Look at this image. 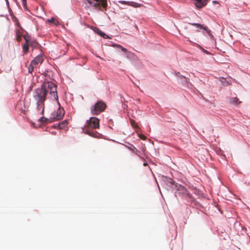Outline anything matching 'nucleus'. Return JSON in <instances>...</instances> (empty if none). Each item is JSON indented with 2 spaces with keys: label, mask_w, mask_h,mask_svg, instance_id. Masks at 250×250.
Returning <instances> with one entry per match:
<instances>
[{
  "label": "nucleus",
  "mask_w": 250,
  "mask_h": 250,
  "mask_svg": "<svg viewBox=\"0 0 250 250\" xmlns=\"http://www.w3.org/2000/svg\"><path fill=\"white\" fill-rule=\"evenodd\" d=\"M30 45L25 43L23 45L22 48H23V51L25 54L27 53L29 51V46Z\"/></svg>",
  "instance_id": "nucleus-15"
},
{
  "label": "nucleus",
  "mask_w": 250,
  "mask_h": 250,
  "mask_svg": "<svg viewBox=\"0 0 250 250\" xmlns=\"http://www.w3.org/2000/svg\"><path fill=\"white\" fill-rule=\"evenodd\" d=\"M64 114V111L62 108H59L57 111H54L51 114L50 117L51 122L60 120L62 119Z\"/></svg>",
  "instance_id": "nucleus-5"
},
{
  "label": "nucleus",
  "mask_w": 250,
  "mask_h": 250,
  "mask_svg": "<svg viewBox=\"0 0 250 250\" xmlns=\"http://www.w3.org/2000/svg\"><path fill=\"white\" fill-rule=\"evenodd\" d=\"M48 120V119L44 118V117H42L40 119V121L41 122H46Z\"/></svg>",
  "instance_id": "nucleus-21"
},
{
  "label": "nucleus",
  "mask_w": 250,
  "mask_h": 250,
  "mask_svg": "<svg viewBox=\"0 0 250 250\" xmlns=\"http://www.w3.org/2000/svg\"><path fill=\"white\" fill-rule=\"evenodd\" d=\"M205 52H206L207 54H209V53L208 52V51H205Z\"/></svg>",
  "instance_id": "nucleus-30"
},
{
  "label": "nucleus",
  "mask_w": 250,
  "mask_h": 250,
  "mask_svg": "<svg viewBox=\"0 0 250 250\" xmlns=\"http://www.w3.org/2000/svg\"><path fill=\"white\" fill-rule=\"evenodd\" d=\"M24 6H26V0H21Z\"/></svg>",
  "instance_id": "nucleus-26"
},
{
  "label": "nucleus",
  "mask_w": 250,
  "mask_h": 250,
  "mask_svg": "<svg viewBox=\"0 0 250 250\" xmlns=\"http://www.w3.org/2000/svg\"><path fill=\"white\" fill-rule=\"evenodd\" d=\"M68 125V122L67 120H64L62 121V122L60 123L58 125V126L60 129H65V127H67Z\"/></svg>",
  "instance_id": "nucleus-10"
},
{
  "label": "nucleus",
  "mask_w": 250,
  "mask_h": 250,
  "mask_svg": "<svg viewBox=\"0 0 250 250\" xmlns=\"http://www.w3.org/2000/svg\"><path fill=\"white\" fill-rule=\"evenodd\" d=\"M119 3H122V4H126V5H129V4H128V3L130 2V1H119Z\"/></svg>",
  "instance_id": "nucleus-24"
},
{
  "label": "nucleus",
  "mask_w": 250,
  "mask_h": 250,
  "mask_svg": "<svg viewBox=\"0 0 250 250\" xmlns=\"http://www.w3.org/2000/svg\"><path fill=\"white\" fill-rule=\"evenodd\" d=\"M130 150H131L133 153L138 154V152L139 151L138 149L133 146H131V147H128Z\"/></svg>",
  "instance_id": "nucleus-16"
},
{
  "label": "nucleus",
  "mask_w": 250,
  "mask_h": 250,
  "mask_svg": "<svg viewBox=\"0 0 250 250\" xmlns=\"http://www.w3.org/2000/svg\"><path fill=\"white\" fill-rule=\"evenodd\" d=\"M190 24L196 26L198 29H203L205 31H206L208 33H209L210 31V30H208V27L207 26H204L203 25H202L199 23H189Z\"/></svg>",
  "instance_id": "nucleus-8"
},
{
  "label": "nucleus",
  "mask_w": 250,
  "mask_h": 250,
  "mask_svg": "<svg viewBox=\"0 0 250 250\" xmlns=\"http://www.w3.org/2000/svg\"><path fill=\"white\" fill-rule=\"evenodd\" d=\"M100 35L103 36L104 38H107L108 37L105 33L102 32L100 33Z\"/></svg>",
  "instance_id": "nucleus-25"
},
{
  "label": "nucleus",
  "mask_w": 250,
  "mask_h": 250,
  "mask_svg": "<svg viewBox=\"0 0 250 250\" xmlns=\"http://www.w3.org/2000/svg\"><path fill=\"white\" fill-rule=\"evenodd\" d=\"M5 1H6V2L7 4L8 5L9 4L8 0H5Z\"/></svg>",
  "instance_id": "nucleus-28"
},
{
  "label": "nucleus",
  "mask_w": 250,
  "mask_h": 250,
  "mask_svg": "<svg viewBox=\"0 0 250 250\" xmlns=\"http://www.w3.org/2000/svg\"><path fill=\"white\" fill-rule=\"evenodd\" d=\"M36 67L32 65L31 63H30L29 67H28V72L29 73H32V72L34 71V68H35Z\"/></svg>",
  "instance_id": "nucleus-19"
},
{
  "label": "nucleus",
  "mask_w": 250,
  "mask_h": 250,
  "mask_svg": "<svg viewBox=\"0 0 250 250\" xmlns=\"http://www.w3.org/2000/svg\"><path fill=\"white\" fill-rule=\"evenodd\" d=\"M139 137L140 138V139L143 140H145L146 139V137L143 134H139Z\"/></svg>",
  "instance_id": "nucleus-23"
},
{
  "label": "nucleus",
  "mask_w": 250,
  "mask_h": 250,
  "mask_svg": "<svg viewBox=\"0 0 250 250\" xmlns=\"http://www.w3.org/2000/svg\"><path fill=\"white\" fill-rule=\"evenodd\" d=\"M100 120L96 117H91L87 120L84 126L85 131L86 133L91 136H94V133L91 132L90 129H96L99 127Z\"/></svg>",
  "instance_id": "nucleus-2"
},
{
  "label": "nucleus",
  "mask_w": 250,
  "mask_h": 250,
  "mask_svg": "<svg viewBox=\"0 0 250 250\" xmlns=\"http://www.w3.org/2000/svg\"><path fill=\"white\" fill-rule=\"evenodd\" d=\"M46 90V95H47L48 94L50 95V88H47Z\"/></svg>",
  "instance_id": "nucleus-27"
},
{
  "label": "nucleus",
  "mask_w": 250,
  "mask_h": 250,
  "mask_svg": "<svg viewBox=\"0 0 250 250\" xmlns=\"http://www.w3.org/2000/svg\"><path fill=\"white\" fill-rule=\"evenodd\" d=\"M50 88V97L52 99L58 100L57 85L52 82H44L40 88L36 89L34 92L33 97L37 104L38 110L42 109L41 114L44 112V102L46 99L47 89Z\"/></svg>",
  "instance_id": "nucleus-1"
},
{
  "label": "nucleus",
  "mask_w": 250,
  "mask_h": 250,
  "mask_svg": "<svg viewBox=\"0 0 250 250\" xmlns=\"http://www.w3.org/2000/svg\"><path fill=\"white\" fill-rule=\"evenodd\" d=\"M23 38L25 41V43L29 44L30 45L32 44V41L31 38L28 35H23Z\"/></svg>",
  "instance_id": "nucleus-11"
},
{
  "label": "nucleus",
  "mask_w": 250,
  "mask_h": 250,
  "mask_svg": "<svg viewBox=\"0 0 250 250\" xmlns=\"http://www.w3.org/2000/svg\"><path fill=\"white\" fill-rule=\"evenodd\" d=\"M116 46L118 48H120L122 51L125 52H127V49L123 47V46H122L121 45L118 44V45H116Z\"/></svg>",
  "instance_id": "nucleus-20"
},
{
  "label": "nucleus",
  "mask_w": 250,
  "mask_h": 250,
  "mask_svg": "<svg viewBox=\"0 0 250 250\" xmlns=\"http://www.w3.org/2000/svg\"><path fill=\"white\" fill-rule=\"evenodd\" d=\"M43 75L45 78L44 82H49L48 80L51 79V77L52 76V73L51 71H45Z\"/></svg>",
  "instance_id": "nucleus-9"
},
{
  "label": "nucleus",
  "mask_w": 250,
  "mask_h": 250,
  "mask_svg": "<svg viewBox=\"0 0 250 250\" xmlns=\"http://www.w3.org/2000/svg\"><path fill=\"white\" fill-rule=\"evenodd\" d=\"M195 5L197 8H201L207 4L208 0H195Z\"/></svg>",
  "instance_id": "nucleus-7"
},
{
  "label": "nucleus",
  "mask_w": 250,
  "mask_h": 250,
  "mask_svg": "<svg viewBox=\"0 0 250 250\" xmlns=\"http://www.w3.org/2000/svg\"><path fill=\"white\" fill-rule=\"evenodd\" d=\"M21 39V35L20 31H17L16 32V39L17 41L20 42Z\"/></svg>",
  "instance_id": "nucleus-18"
},
{
  "label": "nucleus",
  "mask_w": 250,
  "mask_h": 250,
  "mask_svg": "<svg viewBox=\"0 0 250 250\" xmlns=\"http://www.w3.org/2000/svg\"><path fill=\"white\" fill-rule=\"evenodd\" d=\"M106 107V105L104 102L98 101L91 107V112L92 115H97L104 111Z\"/></svg>",
  "instance_id": "nucleus-3"
},
{
  "label": "nucleus",
  "mask_w": 250,
  "mask_h": 250,
  "mask_svg": "<svg viewBox=\"0 0 250 250\" xmlns=\"http://www.w3.org/2000/svg\"><path fill=\"white\" fill-rule=\"evenodd\" d=\"M128 3L129 4V6H132V7H135V8L143 6V4L138 3H137L135 2H133V1H130V2Z\"/></svg>",
  "instance_id": "nucleus-12"
},
{
  "label": "nucleus",
  "mask_w": 250,
  "mask_h": 250,
  "mask_svg": "<svg viewBox=\"0 0 250 250\" xmlns=\"http://www.w3.org/2000/svg\"><path fill=\"white\" fill-rule=\"evenodd\" d=\"M213 3H218V2L216 1H213Z\"/></svg>",
  "instance_id": "nucleus-29"
},
{
  "label": "nucleus",
  "mask_w": 250,
  "mask_h": 250,
  "mask_svg": "<svg viewBox=\"0 0 250 250\" xmlns=\"http://www.w3.org/2000/svg\"><path fill=\"white\" fill-rule=\"evenodd\" d=\"M43 61V58L42 56H38L31 61V63L32 65L36 67L39 64H41L42 62Z\"/></svg>",
  "instance_id": "nucleus-6"
},
{
  "label": "nucleus",
  "mask_w": 250,
  "mask_h": 250,
  "mask_svg": "<svg viewBox=\"0 0 250 250\" xmlns=\"http://www.w3.org/2000/svg\"><path fill=\"white\" fill-rule=\"evenodd\" d=\"M47 21L49 23H53L55 25H57L58 21L53 18H52L50 19H48Z\"/></svg>",
  "instance_id": "nucleus-17"
},
{
  "label": "nucleus",
  "mask_w": 250,
  "mask_h": 250,
  "mask_svg": "<svg viewBox=\"0 0 250 250\" xmlns=\"http://www.w3.org/2000/svg\"><path fill=\"white\" fill-rule=\"evenodd\" d=\"M130 122H131V124L132 125V126L133 127H137V125H136L135 124V121L132 120H130Z\"/></svg>",
  "instance_id": "nucleus-22"
},
{
  "label": "nucleus",
  "mask_w": 250,
  "mask_h": 250,
  "mask_svg": "<svg viewBox=\"0 0 250 250\" xmlns=\"http://www.w3.org/2000/svg\"><path fill=\"white\" fill-rule=\"evenodd\" d=\"M95 2L92 1L90 0H86L87 2L91 5L92 7H95L96 9L102 10L101 8H103L104 10H106L107 3L106 0H94Z\"/></svg>",
  "instance_id": "nucleus-4"
},
{
  "label": "nucleus",
  "mask_w": 250,
  "mask_h": 250,
  "mask_svg": "<svg viewBox=\"0 0 250 250\" xmlns=\"http://www.w3.org/2000/svg\"><path fill=\"white\" fill-rule=\"evenodd\" d=\"M178 77L179 80L181 81V82L183 83H188V79L186 78L185 77L182 76V75H178Z\"/></svg>",
  "instance_id": "nucleus-13"
},
{
  "label": "nucleus",
  "mask_w": 250,
  "mask_h": 250,
  "mask_svg": "<svg viewBox=\"0 0 250 250\" xmlns=\"http://www.w3.org/2000/svg\"><path fill=\"white\" fill-rule=\"evenodd\" d=\"M230 102L234 105H238L241 103L237 97L232 98L230 99Z\"/></svg>",
  "instance_id": "nucleus-14"
},
{
  "label": "nucleus",
  "mask_w": 250,
  "mask_h": 250,
  "mask_svg": "<svg viewBox=\"0 0 250 250\" xmlns=\"http://www.w3.org/2000/svg\"><path fill=\"white\" fill-rule=\"evenodd\" d=\"M173 183H174V182H172V181L171 182V183L173 184Z\"/></svg>",
  "instance_id": "nucleus-31"
}]
</instances>
